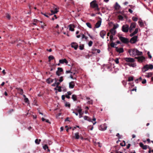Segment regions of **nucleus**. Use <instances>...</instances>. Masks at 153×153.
Returning <instances> with one entry per match:
<instances>
[{"label":"nucleus","instance_id":"obj_43","mask_svg":"<svg viewBox=\"0 0 153 153\" xmlns=\"http://www.w3.org/2000/svg\"><path fill=\"white\" fill-rule=\"evenodd\" d=\"M6 17L9 20L10 19V16L9 14L7 13L6 14Z\"/></svg>","mask_w":153,"mask_h":153},{"label":"nucleus","instance_id":"obj_19","mask_svg":"<svg viewBox=\"0 0 153 153\" xmlns=\"http://www.w3.org/2000/svg\"><path fill=\"white\" fill-rule=\"evenodd\" d=\"M126 64L129 66L130 67H132L133 68H135L137 66L136 63L133 62L131 63H127Z\"/></svg>","mask_w":153,"mask_h":153},{"label":"nucleus","instance_id":"obj_7","mask_svg":"<svg viewBox=\"0 0 153 153\" xmlns=\"http://www.w3.org/2000/svg\"><path fill=\"white\" fill-rule=\"evenodd\" d=\"M135 58L137 59L139 62H142L144 61L145 59V57L143 56L136 57Z\"/></svg>","mask_w":153,"mask_h":153},{"label":"nucleus","instance_id":"obj_47","mask_svg":"<svg viewBox=\"0 0 153 153\" xmlns=\"http://www.w3.org/2000/svg\"><path fill=\"white\" fill-rule=\"evenodd\" d=\"M41 13L45 17L48 18L49 17V16L47 15L46 13H43L42 12H41Z\"/></svg>","mask_w":153,"mask_h":153},{"label":"nucleus","instance_id":"obj_8","mask_svg":"<svg viewBox=\"0 0 153 153\" xmlns=\"http://www.w3.org/2000/svg\"><path fill=\"white\" fill-rule=\"evenodd\" d=\"M137 37H138L137 36H134L131 38L130 40V42L131 44L135 43L137 41Z\"/></svg>","mask_w":153,"mask_h":153},{"label":"nucleus","instance_id":"obj_28","mask_svg":"<svg viewBox=\"0 0 153 153\" xmlns=\"http://www.w3.org/2000/svg\"><path fill=\"white\" fill-rule=\"evenodd\" d=\"M116 31L114 29L112 28L110 30V32L112 35H114L116 34Z\"/></svg>","mask_w":153,"mask_h":153},{"label":"nucleus","instance_id":"obj_63","mask_svg":"<svg viewBox=\"0 0 153 153\" xmlns=\"http://www.w3.org/2000/svg\"><path fill=\"white\" fill-rule=\"evenodd\" d=\"M130 146H131V144H129V143L128 144V145L127 146L126 148L127 149H129L130 148Z\"/></svg>","mask_w":153,"mask_h":153},{"label":"nucleus","instance_id":"obj_32","mask_svg":"<svg viewBox=\"0 0 153 153\" xmlns=\"http://www.w3.org/2000/svg\"><path fill=\"white\" fill-rule=\"evenodd\" d=\"M118 17L120 21H122L123 20V17L121 15H119L118 16Z\"/></svg>","mask_w":153,"mask_h":153},{"label":"nucleus","instance_id":"obj_16","mask_svg":"<svg viewBox=\"0 0 153 153\" xmlns=\"http://www.w3.org/2000/svg\"><path fill=\"white\" fill-rule=\"evenodd\" d=\"M106 32L104 30H102L100 31V36L102 38H104V36L106 34Z\"/></svg>","mask_w":153,"mask_h":153},{"label":"nucleus","instance_id":"obj_46","mask_svg":"<svg viewBox=\"0 0 153 153\" xmlns=\"http://www.w3.org/2000/svg\"><path fill=\"white\" fill-rule=\"evenodd\" d=\"M55 80V82L52 85V86H56V78L54 79Z\"/></svg>","mask_w":153,"mask_h":153},{"label":"nucleus","instance_id":"obj_49","mask_svg":"<svg viewBox=\"0 0 153 153\" xmlns=\"http://www.w3.org/2000/svg\"><path fill=\"white\" fill-rule=\"evenodd\" d=\"M110 46L111 47H113V48L114 47V46H115L114 43L113 42H111L110 44Z\"/></svg>","mask_w":153,"mask_h":153},{"label":"nucleus","instance_id":"obj_42","mask_svg":"<svg viewBox=\"0 0 153 153\" xmlns=\"http://www.w3.org/2000/svg\"><path fill=\"white\" fill-rule=\"evenodd\" d=\"M132 19L133 21L136 22L137 21L138 18L134 16L132 17Z\"/></svg>","mask_w":153,"mask_h":153},{"label":"nucleus","instance_id":"obj_18","mask_svg":"<svg viewBox=\"0 0 153 153\" xmlns=\"http://www.w3.org/2000/svg\"><path fill=\"white\" fill-rule=\"evenodd\" d=\"M120 7H121L120 5L117 2H116L114 6V8L115 9L117 10H119Z\"/></svg>","mask_w":153,"mask_h":153},{"label":"nucleus","instance_id":"obj_21","mask_svg":"<svg viewBox=\"0 0 153 153\" xmlns=\"http://www.w3.org/2000/svg\"><path fill=\"white\" fill-rule=\"evenodd\" d=\"M75 83L74 81H71L69 83V88H73L75 86Z\"/></svg>","mask_w":153,"mask_h":153},{"label":"nucleus","instance_id":"obj_6","mask_svg":"<svg viewBox=\"0 0 153 153\" xmlns=\"http://www.w3.org/2000/svg\"><path fill=\"white\" fill-rule=\"evenodd\" d=\"M107 128V126L105 123L100 125L99 127V129L102 131H104L106 130Z\"/></svg>","mask_w":153,"mask_h":153},{"label":"nucleus","instance_id":"obj_38","mask_svg":"<svg viewBox=\"0 0 153 153\" xmlns=\"http://www.w3.org/2000/svg\"><path fill=\"white\" fill-rule=\"evenodd\" d=\"M87 26L89 28H92L91 25V24L89 22H87L86 23Z\"/></svg>","mask_w":153,"mask_h":153},{"label":"nucleus","instance_id":"obj_61","mask_svg":"<svg viewBox=\"0 0 153 153\" xmlns=\"http://www.w3.org/2000/svg\"><path fill=\"white\" fill-rule=\"evenodd\" d=\"M128 11L131 13H133V11L130 9H129Z\"/></svg>","mask_w":153,"mask_h":153},{"label":"nucleus","instance_id":"obj_13","mask_svg":"<svg viewBox=\"0 0 153 153\" xmlns=\"http://www.w3.org/2000/svg\"><path fill=\"white\" fill-rule=\"evenodd\" d=\"M71 47L74 48L75 50H76L78 47V45L75 42H72L71 44Z\"/></svg>","mask_w":153,"mask_h":153},{"label":"nucleus","instance_id":"obj_30","mask_svg":"<svg viewBox=\"0 0 153 153\" xmlns=\"http://www.w3.org/2000/svg\"><path fill=\"white\" fill-rule=\"evenodd\" d=\"M54 80V79L48 78L47 79V82L48 83L50 84L53 82Z\"/></svg>","mask_w":153,"mask_h":153},{"label":"nucleus","instance_id":"obj_40","mask_svg":"<svg viewBox=\"0 0 153 153\" xmlns=\"http://www.w3.org/2000/svg\"><path fill=\"white\" fill-rule=\"evenodd\" d=\"M152 73L151 72H149L147 74V75H146V77H149L152 76Z\"/></svg>","mask_w":153,"mask_h":153},{"label":"nucleus","instance_id":"obj_9","mask_svg":"<svg viewBox=\"0 0 153 153\" xmlns=\"http://www.w3.org/2000/svg\"><path fill=\"white\" fill-rule=\"evenodd\" d=\"M136 26V23H132L131 24L130 27H129V32L131 33L133 29L135 28Z\"/></svg>","mask_w":153,"mask_h":153},{"label":"nucleus","instance_id":"obj_26","mask_svg":"<svg viewBox=\"0 0 153 153\" xmlns=\"http://www.w3.org/2000/svg\"><path fill=\"white\" fill-rule=\"evenodd\" d=\"M43 148L44 150H46V149H47V152H50V150L48 149V147L47 145L46 144H45L43 146Z\"/></svg>","mask_w":153,"mask_h":153},{"label":"nucleus","instance_id":"obj_44","mask_svg":"<svg viewBox=\"0 0 153 153\" xmlns=\"http://www.w3.org/2000/svg\"><path fill=\"white\" fill-rule=\"evenodd\" d=\"M138 23L140 27H142L143 26V24L142 21H139Z\"/></svg>","mask_w":153,"mask_h":153},{"label":"nucleus","instance_id":"obj_14","mask_svg":"<svg viewBox=\"0 0 153 153\" xmlns=\"http://www.w3.org/2000/svg\"><path fill=\"white\" fill-rule=\"evenodd\" d=\"M92 53L93 54H94L96 53V52L97 51V53H99L100 52V49H97L95 48H93L91 49Z\"/></svg>","mask_w":153,"mask_h":153},{"label":"nucleus","instance_id":"obj_51","mask_svg":"<svg viewBox=\"0 0 153 153\" xmlns=\"http://www.w3.org/2000/svg\"><path fill=\"white\" fill-rule=\"evenodd\" d=\"M87 103H88V104H92L93 101L91 100H89L88 101Z\"/></svg>","mask_w":153,"mask_h":153},{"label":"nucleus","instance_id":"obj_33","mask_svg":"<svg viewBox=\"0 0 153 153\" xmlns=\"http://www.w3.org/2000/svg\"><path fill=\"white\" fill-rule=\"evenodd\" d=\"M142 80V78L141 77H140L138 79H137L135 80V82L137 83L138 82V81H140Z\"/></svg>","mask_w":153,"mask_h":153},{"label":"nucleus","instance_id":"obj_56","mask_svg":"<svg viewBox=\"0 0 153 153\" xmlns=\"http://www.w3.org/2000/svg\"><path fill=\"white\" fill-rule=\"evenodd\" d=\"M58 88V90L59 92H61L62 91V90L61 89V87L60 86H58L57 87Z\"/></svg>","mask_w":153,"mask_h":153},{"label":"nucleus","instance_id":"obj_5","mask_svg":"<svg viewBox=\"0 0 153 153\" xmlns=\"http://www.w3.org/2000/svg\"><path fill=\"white\" fill-rule=\"evenodd\" d=\"M124 59L126 62H129L128 63H133L135 61L134 59L130 57L124 58Z\"/></svg>","mask_w":153,"mask_h":153},{"label":"nucleus","instance_id":"obj_39","mask_svg":"<svg viewBox=\"0 0 153 153\" xmlns=\"http://www.w3.org/2000/svg\"><path fill=\"white\" fill-rule=\"evenodd\" d=\"M134 79V78H133V77L132 76H131V77H129L128 78V82H130V81H132Z\"/></svg>","mask_w":153,"mask_h":153},{"label":"nucleus","instance_id":"obj_45","mask_svg":"<svg viewBox=\"0 0 153 153\" xmlns=\"http://www.w3.org/2000/svg\"><path fill=\"white\" fill-rule=\"evenodd\" d=\"M88 128H89L90 130L92 131L94 128L93 126H89L88 127Z\"/></svg>","mask_w":153,"mask_h":153},{"label":"nucleus","instance_id":"obj_54","mask_svg":"<svg viewBox=\"0 0 153 153\" xmlns=\"http://www.w3.org/2000/svg\"><path fill=\"white\" fill-rule=\"evenodd\" d=\"M63 81V77L61 76L60 77V79L59 80V81L60 82H62Z\"/></svg>","mask_w":153,"mask_h":153},{"label":"nucleus","instance_id":"obj_35","mask_svg":"<svg viewBox=\"0 0 153 153\" xmlns=\"http://www.w3.org/2000/svg\"><path fill=\"white\" fill-rule=\"evenodd\" d=\"M24 100L25 102L27 103L28 104H29V101L28 98H24Z\"/></svg>","mask_w":153,"mask_h":153},{"label":"nucleus","instance_id":"obj_17","mask_svg":"<svg viewBox=\"0 0 153 153\" xmlns=\"http://www.w3.org/2000/svg\"><path fill=\"white\" fill-rule=\"evenodd\" d=\"M149 65H145L142 68V71L143 72H145L146 71H148L149 69Z\"/></svg>","mask_w":153,"mask_h":153},{"label":"nucleus","instance_id":"obj_55","mask_svg":"<svg viewBox=\"0 0 153 153\" xmlns=\"http://www.w3.org/2000/svg\"><path fill=\"white\" fill-rule=\"evenodd\" d=\"M149 69H153V65H149Z\"/></svg>","mask_w":153,"mask_h":153},{"label":"nucleus","instance_id":"obj_2","mask_svg":"<svg viewBox=\"0 0 153 153\" xmlns=\"http://www.w3.org/2000/svg\"><path fill=\"white\" fill-rule=\"evenodd\" d=\"M90 6L94 8H95V10L99 11L100 10L98 7V5L97 3V1L96 0H94L90 3Z\"/></svg>","mask_w":153,"mask_h":153},{"label":"nucleus","instance_id":"obj_20","mask_svg":"<svg viewBox=\"0 0 153 153\" xmlns=\"http://www.w3.org/2000/svg\"><path fill=\"white\" fill-rule=\"evenodd\" d=\"M59 62L61 64H64V63H65L66 64H67L68 63V61L65 59H60L59 60Z\"/></svg>","mask_w":153,"mask_h":153},{"label":"nucleus","instance_id":"obj_64","mask_svg":"<svg viewBox=\"0 0 153 153\" xmlns=\"http://www.w3.org/2000/svg\"><path fill=\"white\" fill-rule=\"evenodd\" d=\"M2 73L3 74H4V75H5L6 74V73L5 72V71L4 70H3V71H2Z\"/></svg>","mask_w":153,"mask_h":153},{"label":"nucleus","instance_id":"obj_58","mask_svg":"<svg viewBox=\"0 0 153 153\" xmlns=\"http://www.w3.org/2000/svg\"><path fill=\"white\" fill-rule=\"evenodd\" d=\"M19 91L21 94H22L23 93V90L22 89H19Z\"/></svg>","mask_w":153,"mask_h":153},{"label":"nucleus","instance_id":"obj_59","mask_svg":"<svg viewBox=\"0 0 153 153\" xmlns=\"http://www.w3.org/2000/svg\"><path fill=\"white\" fill-rule=\"evenodd\" d=\"M146 79H144L143 81L142 82V84H144L146 83Z\"/></svg>","mask_w":153,"mask_h":153},{"label":"nucleus","instance_id":"obj_50","mask_svg":"<svg viewBox=\"0 0 153 153\" xmlns=\"http://www.w3.org/2000/svg\"><path fill=\"white\" fill-rule=\"evenodd\" d=\"M113 36L114 35H111L110 36V40L111 41H112L113 40Z\"/></svg>","mask_w":153,"mask_h":153},{"label":"nucleus","instance_id":"obj_29","mask_svg":"<svg viewBox=\"0 0 153 153\" xmlns=\"http://www.w3.org/2000/svg\"><path fill=\"white\" fill-rule=\"evenodd\" d=\"M74 137L76 139H78L79 138V132H76L74 134Z\"/></svg>","mask_w":153,"mask_h":153},{"label":"nucleus","instance_id":"obj_31","mask_svg":"<svg viewBox=\"0 0 153 153\" xmlns=\"http://www.w3.org/2000/svg\"><path fill=\"white\" fill-rule=\"evenodd\" d=\"M77 96L76 95L73 94L72 95V98L74 101H76L77 100Z\"/></svg>","mask_w":153,"mask_h":153},{"label":"nucleus","instance_id":"obj_10","mask_svg":"<svg viewBox=\"0 0 153 153\" xmlns=\"http://www.w3.org/2000/svg\"><path fill=\"white\" fill-rule=\"evenodd\" d=\"M77 109H76L79 114V118H80L82 117V115L83 114L82 112V109L80 106L77 107Z\"/></svg>","mask_w":153,"mask_h":153},{"label":"nucleus","instance_id":"obj_48","mask_svg":"<svg viewBox=\"0 0 153 153\" xmlns=\"http://www.w3.org/2000/svg\"><path fill=\"white\" fill-rule=\"evenodd\" d=\"M114 61L115 62V63L117 64H118L119 63V59L117 58L115 59L114 60Z\"/></svg>","mask_w":153,"mask_h":153},{"label":"nucleus","instance_id":"obj_62","mask_svg":"<svg viewBox=\"0 0 153 153\" xmlns=\"http://www.w3.org/2000/svg\"><path fill=\"white\" fill-rule=\"evenodd\" d=\"M116 136L118 137L119 138H121L120 136V134L119 133H117Z\"/></svg>","mask_w":153,"mask_h":153},{"label":"nucleus","instance_id":"obj_24","mask_svg":"<svg viewBox=\"0 0 153 153\" xmlns=\"http://www.w3.org/2000/svg\"><path fill=\"white\" fill-rule=\"evenodd\" d=\"M84 119L85 120H87L89 122H93V121H92V119L88 116H84Z\"/></svg>","mask_w":153,"mask_h":153},{"label":"nucleus","instance_id":"obj_52","mask_svg":"<svg viewBox=\"0 0 153 153\" xmlns=\"http://www.w3.org/2000/svg\"><path fill=\"white\" fill-rule=\"evenodd\" d=\"M147 54L148 55V56H149V57L150 58V59H151L152 58V56L150 54V52L149 51H148V52H147Z\"/></svg>","mask_w":153,"mask_h":153},{"label":"nucleus","instance_id":"obj_37","mask_svg":"<svg viewBox=\"0 0 153 153\" xmlns=\"http://www.w3.org/2000/svg\"><path fill=\"white\" fill-rule=\"evenodd\" d=\"M93 43V42L92 41H89L88 43V46L89 47L91 46H92Z\"/></svg>","mask_w":153,"mask_h":153},{"label":"nucleus","instance_id":"obj_22","mask_svg":"<svg viewBox=\"0 0 153 153\" xmlns=\"http://www.w3.org/2000/svg\"><path fill=\"white\" fill-rule=\"evenodd\" d=\"M139 145L143 149H146L147 148V145H144L142 143H139Z\"/></svg>","mask_w":153,"mask_h":153},{"label":"nucleus","instance_id":"obj_41","mask_svg":"<svg viewBox=\"0 0 153 153\" xmlns=\"http://www.w3.org/2000/svg\"><path fill=\"white\" fill-rule=\"evenodd\" d=\"M65 106L66 107H68L69 108L70 107V104L69 102H66L65 103Z\"/></svg>","mask_w":153,"mask_h":153},{"label":"nucleus","instance_id":"obj_15","mask_svg":"<svg viewBox=\"0 0 153 153\" xmlns=\"http://www.w3.org/2000/svg\"><path fill=\"white\" fill-rule=\"evenodd\" d=\"M58 9L57 8H54V10H51V14H49V15L50 16H51L52 15L58 12Z\"/></svg>","mask_w":153,"mask_h":153},{"label":"nucleus","instance_id":"obj_34","mask_svg":"<svg viewBox=\"0 0 153 153\" xmlns=\"http://www.w3.org/2000/svg\"><path fill=\"white\" fill-rule=\"evenodd\" d=\"M41 141V139L38 140L37 139H36V140H35V142L36 144H39L40 143Z\"/></svg>","mask_w":153,"mask_h":153},{"label":"nucleus","instance_id":"obj_23","mask_svg":"<svg viewBox=\"0 0 153 153\" xmlns=\"http://www.w3.org/2000/svg\"><path fill=\"white\" fill-rule=\"evenodd\" d=\"M138 28H136L135 29L134 31L132 33H131L130 34V36L132 37L134 36V35L136 34L138 32Z\"/></svg>","mask_w":153,"mask_h":153},{"label":"nucleus","instance_id":"obj_1","mask_svg":"<svg viewBox=\"0 0 153 153\" xmlns=\"http://www.w3.org/2000/svg\"><path fill=\"white\" fill-rule=\"evenodd\" d=\"M128 53L129 55L132 56H142V52L139 51L137 49L134 48L129 49Z\"/></svg>","mask_w":153,"mask_h":153},{"label":"nucleus","instance_id":"obj_4","mask_svg":"<svg viewBox=\"0 0 153 153\" xmlns=\"http://www.w3.org/2000/svg\"><path fill=\"white\" fill-rule=\"evenodd\" d=\"M119 39L123 43L127 44L129 42V40L128 39L123 36H120L119 37Z\"/></svg>","mask_w":153,"mask_h":153},{"label":"nucleus","instance_id":"obj_12","mask_svg":"<svg viewBox=\"0 0 153 153\" xmlns=\"http://www.w3.org/2000/svg\"><path fill=\"white\" fill-rule=\"evenodd\" d=\"M115 50L119 53H123L124 51L123 49L122 48H118L117 47H115Z\"/></svg>","mask_w":153,"mask_h":153},{"label":"nucleus","instance_id":"obj_11","mask_svg":"<svg viewBox=\"0 0 153 153\" xmlns=\"http://www.w3.org/2000/svg\"><path fill=\"white\" fill-rule=\"evenodd\" d=\"M57 69L56 72V74L58 76H60L61 74V73L63 71V70L61 68H58Z\"/></svg>","mask_w":153,"mask_h":153},{"label":"nucleus","instance_id":"obj_60","mask_svg":"<svg viewBox=\"0 0 153 153\" xmlns=\"http://www.w3.org/2000/svg\"><path fill=\"white\" fill-rule=\"evenodd\" d=\"M79 49L80 50H82L83 49L84 47L83 46H81V45H80L79 46Z\"/></svg>","mask_w":153,"mask_h":153},{"label":"nucleus","instance_id":"obj_53","mask_svg":"<svg viewBox=\"0 0 153 153\" xmlns=\"http://www.w3.org/2000/svg\"><path fill=\"white\" fill-rule=\"evenodd\" d=\"M119 26L118 24H117L116 25H114L113 28V29H114L115 30V29L117 28Z\"/></svg>","mask_w":153,"mask_h":153},{"label":"nucleus","instance_id":"obj_36","mask_svg":"<svg viewBox=\"0 0 153 153\" xmlns=\"http://www.w3.org/2000/svg\"><path fill=\"white\" fill-rule=\"evenodd\" d=\"M54 59V57L53 56L51 55L50 56L48 57V59L49 60V61H50L51 60L53 59Z\"/></svg>","mask_w":153,"mask_h":153},{"label":"nucleus","instance_id":"obj_25","mask_svg":"<svg viewBox=\"0 0 153 153\" xmlns=\"http://www.w3.org/2000/svg\"><path fill=\"white\" fill-rule=\"evenodd\" d=\"M69 30L71 31H74V28L75 27L74 25L72 24L70 25H69Z\"/></svg>","mask_w":153,"mask_h":153},{"label":"nucleus","instance_id":"obj_27","mask_svg":"<svg viewBox=\"0 0 153 153\" xmlns=\"http://www.w3.org/2000/svg\"><path fill=\"white\" fill-rule=\"evenodd\" d=\"M101 21H98L96 23L95 25V27L97 28L99 27L101 25Z\"/></svg>","mask_w":153,"mask_h":153},{"label":"nucleus","instance_id":"obj_3","mask_svg":"<svg viewBox=\"0 0 153 153\" xmlns=\"http://www.w3.org/2000/svg\"><path fill=\"white\" fill-rule=\"evenodd\" d=\"M122 31L125 33L128 32L129 29V26L127 24L123 25L122 27Z\"/></svg>","mask_w":153,"mask_h":153},{"label":"nucleus","instance_id":"obj_57","mask_svg":"<svg viewBox=\"0 0 153 153\" xmlns=\"http://www.w3.org/2000/svg\"><path fill=\"white\" fill-rule=\"evenodd\" d=\"M122 83L125 86H126L127 84L126 82H125V81L123 80L122 81Z\"/></svg>","mask_w":153,"mask_h":153}]
</instances>
